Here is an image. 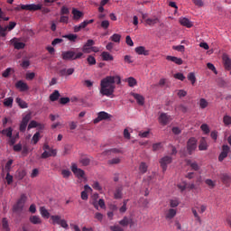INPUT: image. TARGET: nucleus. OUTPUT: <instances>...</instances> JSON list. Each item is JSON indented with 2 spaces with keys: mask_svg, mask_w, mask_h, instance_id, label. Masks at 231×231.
Masks as SVG:
<instances>
[{
  "mask_svg": "<svg viewBox=\"0 0 231 231\" xmlns=\"http://www.w3.org/2000/svg\"><path fill=\"white\" fill-rule=\"evenodd\" d=\"M115 84H122V79L120 76H106L100 82V93L104 97H111L113 93H115V89H116V86Z\"/></svg>",
  "mask_w": 231,
  "mask_h": 231,
  "instance_id": "1",
  "label": "nucleus"
},
{
  "mask_svg": "<svg viewBox=\"0 0 231 231\" xmlns=\"http://www.w3.org/2000/svg\"><path fill=\"white\" fill-rule=\"evenodd\" d=\"M84 52H75V51H65L61 52V59L63 60H78L82 59Z\"/></svg>",
  "mask_w": 231,
  "mask_h": 231,
  "instance_id": "2",
  "label": "nucleus"
},
{
  "mask_svg": "<svg viewBox=\"0 0 231 231\" xmlns=\"http://www.w3.org/2000/svg\"><path fill=\"white\" fill-rule=\"evenodd\" d=\"M26 199H28L26 195L25 194H22L20 199L17 200L16 204L14 205L13 210L14 212H21V211H23V208H24V204L26 203Z\"/></svg>",
  "mask_w": 231,
  "mask_h": 231,
  "instance_id": "3",
  "label": "nucleus"
},
{
  "mask_svg": "<svg viewBox=\"0 0 231 231\" xmlns=\"http://www.w3.org/2000/svg\"><path fill=\"white\" fill-rule=\"evenodd\" d=\"M197 148H198V141L196 140V138L194 137L189 138L187 143L188 154L191 155L192 152H194Z\"/></svg>",
  "mask_w": 231,
  "mask_h": 231,
  "instance_id": "4",
  "label": "nucleus"
},
{
  "mask_svg": "<svg viewBox=\"0 0 231 231\" xmlns=\"http://www.w3.org/2000/svg\"><path fill=\"white\" fill-rule=\"evenodd\" d=\"M30 120H32V114H27L23 117L19 128L21 133H24V131H26V127H28Z\"/></svg>",
  "mask_w": 231,
  "mask_h": 231,
  "instance_id": "5",
  "label": "nucleus"
},
{
  "mask_svg": "<svg viewBox=\"0 0 231 231\" xmlns=\"http://www.w3.org/2000/svg\"><path fill=\"white\" fill-rule=\"evenodd\" d=\"M42 8V5H35V4H31V5H22L21 9L22 10H28L29 12H37V10H41Z\"/></svg>",
  "mask_w": 231,
  "mask_h": 231,
  "instance_id": "6",
  "label": "nucleus"
},
{
  "mask_svg": "<svg viewBox=\"0 0 231 231\" xmlns=\"http://www.w3.org/2000/svg\"><path fill=\"white\" fill-rule=\"evenodd\" d=\"M170 163H172V157L164 156L161 159L160 164L162 169V172H165V171H167V165H169Z\"/></svg>",
  "mask_w": 231,
  "mask_h": 231,
  "instance_id": "7",
  "label": "nucleus"
},
{
  "mask_svg": "<svg viewBox=\"0 0 231 231\" xmlns=\"http://www.w3.org/2000/svg\"><path fill=\"white\" fill-rule=\"evenodd\" d=\"M71 171L77 178H82L86 174V172H84V171L79 168L75 163L71 164Z\"/></svg>",
  "mask_w": 231,
  "mask_h": 231,
  "instance_id": "8",
  "label": "nucleus"
},
{
  "mask_svg": "<svg viewBox=\"0 0 231 231\" xmlns=\"http://www.w3.org/2000/svg\"><path fill=\"white\" fill-rule=\"evenodd\" d=\"M228 152H230V146L228 144L222 145V152L218 156V162H223L228 156Z\"/></svg>",
  "mask_w": 231,
  "mask_h": 231,
  "instance_id": "9",
  "label": "nucleus"
},
{
  "mask_svg": "<svg viewBox=\"0 0 231 231\" xmlns=\"http://www.w3.org/2000/svg\"><path fill=\"white\" fill-rule=\"evenodd\" d=\"M171 120H172V118L166 113H162L159 116V122L162 124V125H167Z\"/></svg>",
  "mask_w": 231,
  "mask_h": 231,
  "instance_id": "10",
  "label": "nucleus"
},
{
  "mask_svg": "<svg viewBox=\"0 0 231 231\" xmlns=\"http://www.w3.org/2000/svg\"><path fill=\"white\" fill-rule=\"evenodd\" d=\"M111 117V115L107 114L105 111L99 112L97 115V118L94 120V124H98V122H102V120H107Z\"/></svg>",
  "mask_w": 231,
  "mask_h": 231,
  "instance_id": "11",
  "label": "nucleus"
},
{
  "mask_svg": "<svg viewBox=\"0 0 231 231\" xmlns=\"http://www.w3.org/2000/svg\"><path fill=\"white\" fill-rule=\"evenodd\" d=\"M176 214H178V209L176 208H169L165 212V219L171 220L176 217Z\"/></svg>",
  "mask_w": 231,
  "mask_h": 231,
  "instance_id": "12",
  "label": "nucleus"
},
{
  "mask_svg": "<svg viewBox=\"0 0 231 231\" xmlns=\"http://www.w3.org/2000/svg\"><path fill=\"white\" fill-rule=\"evenodd\" d=\"M15 88H16V89H20V91H22V92L28 91V89H30V87H28V84H26L23 80L17 81L15 83Z\"/></svg>",
  "mask_w": 231,
  "mask_h": 231,
  "instance_id": "13",
  "label": "nucleus"
},
{
  "mask_svg": "<svg viewBox=\"0 0 231 231\" xmlns=\"http://www.w3.org/2000/svg\"><path fill=\"white\" fill-rule=\"evenodd\" d=\"M72 19L74 21H80V19L84 17V13H82V11H79L77 8H72Z\"/></svg>",
  "mask_w": 231,
  "mask_h": 231,
  "instance_id": "14",
  "label": "nucleus"
},
{
  "mask_svg": "<svg viewBox=\"0 0 231 231\" xmlns=\"http://www.w3.org/2000/svg\"><path fill=\"white\" fill-rule=\"evenodd\" d=\"M222 59H223V64H224L225 69H226V71H230V69H231L230 57H228V55H224Z\"/></svg>",
  "mask_w": 231,
  "mask_h": 231,
  "instance_id": "15",
  "label": "nucleus"
},
{
  "mask_svg": "<svg viewBox=\"0 0 231 231\" xmlns=\"http://www.w3.org/2000/svg\"><path fill=\"white\" fill-rule=\"evenodd\" d=\"M50 156H57V150L51 149V151H44L42 153L41 158L46 160V158H50Z\"/></svg>",
  "mask_w": 231,
  "mask_h": 231,
  "instance_id": "16",
  "label": "nucleus"
},
{
  "mask_svg": "<svg viewBox=\"0 0 231 231\" xmlns=\"http://www.w3.org/2000/svg\"><path fill=\"white\" fill-rule=\"evenodd\" d=\"M11 43L14 44V50H24L26 44L23 42H17L15 38L11 40Z\"/></svg>",
  "mask_w": 231,
  "mask_h": 231,
  "instance_id": "17",
  "label": "nucleus"
},
{
  "mask_svg": "<svg viewBox=\"0 0 231 231\" xmlns=\"http://www.w3.org/2000/svg\"><path fill=\"white\" fill-rule=\"evenodd\" d=\"M135 53L137 55H144V57L149 56V51L145 49L143 46H139L134 49Z\"/></svg>",
  "mask_w": 231,
  "mask_h": 231,
  "instance_id": "18",
  "label": "nucleus"
},
{
  "mask_svg": "<svg viewBox=\"0 0 231 231\" xmlns=\"http://www.w3.org/2000/svg\"><path fill=\"white\" fill-rule=\"evenodd\" d=\"M132 97L136 99V102L139 106H143L145 104V98L143 97V96L136 93H132Z\"/></svg>",
  "mask_w": 231,
  "mask_h": 231,
  "instance_id": "19",
  "label": "nucleus"
},
{
  "mask_svg": "<svg viewBox=\"0 0 231 231\" xmlns=\"http://www.w3.org/2000/svg\"><path fill=\"white\" fill-rule=\"evenodd\" d=\"M166 60H171V62H174L178 66H181V64H183V60H181V58H178L176 56H167Z\"/></svg>",
  "mask_w": 231,
  "mask_h": 231,
  "instance_id": "20",
  "label": "nucleus"
},
{
  "mask_svg": "<svg viewBox=\"0 0 231 231\" xmlns=\"http://www.w3.org/2000/svg\"><path fill=\"white\" fill-rule=\"evenodd\" d=\"M101 59L102 60L105 61H109V60H115V57H113V55H111V53H109L108 51H103L101 53Z\"/></svg>",
  "mask_w": 231,
  "mask_h": 231,
  "instance_id": "21",
  "label": "nucleus"
},
{
  "mask_svg": "<svg viewBox=\"0 0 231 231\" xmlns=\"http://www.w3.org/2000/svg\"><path fill=\"white\" fill-rule=\"evenodd\" d=\"M29 220L32 225H42V219H41V217L39 216H31Z\"/></svg>",
  "mask_w": 231,
  "mask_h": 231,
  "instance_id": "22",
  "label": "nucleus"
},
{
  "mask_svg": "<svg viewBox=\"0 0 231 231\" xmlns=\"http://www.w3.org/2000/svg\"><path fill=\"white\" fill-rule=\"evenodd\" d=\"M122 190H124V188L122 186H119L116 189V191L114 193L115 199H122Z\"/></svg>",
  "mask_w": 231,
  "mask_h": 231,
  "instance_id": "23",
  "label": "nucleus"
},
{
  "mask_svg": "<svg viewBox=\"0 0 231 231\" xmlns=\"http://www.w3.org/2000/svg\"><path fill=\"white\" fill-rule=\"evenodd\" d=\"M180 23L182 26H186V28H192V22L188 18H180Z\"/></svg>",
  "mask_w": 231,
  "mask_h": 231,
  "instance_id": "24",
  "label": "nucleus"
},
{
  "mask_svg": "<svg viewBox=\"0 0 231 231\" xmlns=\"http://www.w3.org/2000/svg\"><path fill=\"white\" fill-rule=\"evenodd\" d=\"M16 104H18L21 109H27L28 107V103H26V101L23 100L21 97H16Z\"/></svg>",
  "mask_w": 231,
  "mask_h": 231,
  "instance_id": "25",
  "label": "nucleus"
},
{
  "mask_svg": "<svg viewBox=\"0 0 231 231\" xmlns=\"http://www.w3.org/2000/svg\"><path fill=\"white\" fill-rule=\"evenodd\" d=\"M26 176V170H18L15 174L16 180H24V177Z\"/></svg>",
  "mask_w": 231,
  "mask_h": 231,
  "instance_id": "26",
  "label": "nucleus"
},
{
  "mask_svg": "<svg viewBox=\"0 0 231 231\" xmlns=\"http://www.w3.org/2000/svg\"><path fill=\"white\" fill-rule=\"evenodd\" d=\"M159 22L160 20L158 19V17L148 18L145 20V24H147L148 26H154V24H157V23Z\"/></svg>",
  "mask_w": 231,
  "mask_h": 231,
  "instance_id": "27",
  "label": "nucleus"
},
{
  "mask_svg": "<svg viewBox=\"0 0 231 231\" xmlns=\"http://www.w3.org/2000/svg\"><path fill=\"white\" fill-rule=\"evenodd\" d=\"M187 165H189V167H191L192 171H199V165L198 164V162L190 161V160H187L186 161Z\"/></svg>",
  "mask_w": 231,
  "mask_h": 231,
  "instance_id": "28",
  "label": "nucleus"
},
{
  "mask_svg": "<svg viewBox=\"0 0 231 231\" xmlns=\"http://www.w3.org/2000/svg\"><path fill=\"white\" fill-rule=\"evenodd\" d=\"M122 162V158L116 157L107 161V165H118Z\"/></svg>",
  "mask_w": 231,
  "mask_h": 231,
  "instance_id": "29",
  "label": "nucleus"
},
{
  "mask_svg": "<svg viewBox=\"0 0 231 231\" xmlns=\"http://www.w3.org/2000/svg\"><path fill=\"white\" fill-rule=\"evenodd\" d=\"M60 97V93L59 90H54L52 94L50 96L51 102H57L59 100V97Z\"/></svg>",
  "mask_w": 231,
  "mask_h": 231,
  "instance_id": "30",
  "label": "nucleus"
},
{
  "mask_svg": "<svg viewBox=\"0 0 231 231\" xmlns=\"http://www.w3.org/2000/svg\"><path fill=\"white\" fill-rule=\"evenodd\" d=\"M40 214L42 217H43L45 219H49L50 218V212L48 211V209H46V208L44 207H41L40 208Z\"/></svg>",
  "mask_w": 231,
  "mask_h": 231,
  "instance_id": "31",
  "label": "nucleus"
},
{
  "mask_svg": "<svg viewBox=\"0 0 231 231\" xmlns=\"http://www.w3.org/2000/svg\"><path fill=\"white\" fill-rule=\"evenodd\" d=\"M4 106H5V107H12L14 106V97H6L4 100Z\"/></svg>",
  "mask_w": 231,
  "mask_h": 231,
  "instance_id": "32",
  "label": "nucleus"
},
{
  "mask_svg": "<svg viewBox=\"0 0 231 231\" xmlns=\"http://www.w3.org/2000/svg\"><path fill=\"white\" fill-rule=\"evenodd\" d=\"M199 149V151H207V149H208V145L207 144V141L205 140V138H202L200 140Z\"/></svg>",
  "mask_w": 231,
  "mask_h": 231,
  "instance_id": "33",
  "label": "nucleus"
},
{
  "mask_svg": "<svg viewBox=\"0 0 231 231\" xmlns=\"http://www.w3.org/2000/svg\"><path fill=\"white\" fill-rule=\"evenodd\" d=\"M51 219L52 221V225H60V221L62 220L60 218V216H59V215L51 216Z\"/></svg>",
  "mask_w": 231,
  "mask_h": 231,
  "instance_id": "34",
  "label": "nucleus"
},
{
  "mask_svg": "<svg viewBox=\"0 0 231 231\" xmlns=\"http://www.w3.org/2000/svg\"><path fill=\"white\" fill-rule=\"evenodd\" d=\"M63 37H64V39H68L69 41H70V42H76V41H77L79 35H77V34H71V33H70V34H66V35H64Z\"/></svg>",
  "mask_w": 231,
  "mask_h": 231,
  "instance_id": "35",
  "label": "nucleus"
},
{
  "mask_svg": "<svg viewBox=\"0 0 231 231\" xmlns=\"http://www.w3.org/2000/svg\"><path fill=\"white\" fill-rule=\"evenodd\" d=\"M223 124L226 125V127H228L231 125V116L228 115H225L223 117Z\"/></svg>",
  "mask_w": 231,
  "mask_h": 231,
  "instance_id": "36",
  "label": "nucleus"
},
{
  "mask_svg": "<svg viewBox=\"0 0 231 231\" xmlns=\"http://www.w3.org/2000/svg\"><path fill=\"white\" fill-rule=\"evenodd\" d=\"M147 163L145 162H141L139 165V172H141V174H145V172H147Z\"/></svg>",
  "mask_w": 231,
  "mask_h": 231,
  "instance_id": "37",
  "label": "nucleus"
},
{
  "mask_svg": "<svg viewBox=\"0 0 231 231\" xmlns=\"http://www.w3.org/2000/svg\"><path fill=\"white\" fill-rule=\"evenodd\" d=\"M129 223H131V219L127 217H124V218L119 221V225H121V226H128Z\"/></svg>",
  "mask_w": 231,
  "mask_h": 231,
  "instance_id": "38",
  "label": "nucleus"
},
{
  "mask_svg": "<svg viewBox=\"0 0 231 231\" xmlns=\"http://www.w3.org/2000/svg\"><path fill=\"white\" fill-rule=\"evenodd\" d=\"M84 28H86V23L82 22L80 24L74 26V32L79 33V32H80V30H84Z\"/></svg>",
  "mask_w": 231,
  "mask_h": 231,
  "instance_id": "39",
  "label": "nucleus"
},
{
  "mask_svg": "<svg viewBox=\"0 0 231 231\" xmlns=\"http://www.w3.org/2000/svg\"><path fill=\"white\" fill-rule=\"evenodd\" d=\"M2 226L5 231H10V226L8 225V219H6V217H4L2 219Z\"/></svg>",
  "mask_w": 231,
  "mask_h": 231,
  "instance_id": "40",
  "label": "nucleus"
},
{
  "mask_svg": "<svg viewBox=\"0 0 231 231\" xmlns=\"http://www.w3.org/2000/svg\"><path fill=\"white\" fill-rule=\"evenodd\" d=\"M121 39L122 35L118 33H115L110 37V41H112L113 42H120Z\"/></svg>",
  "mask_w": 231,
  "mask_h": 231,
  "instance_id": "41",
  "label": "nucleus"
},
{
  "mask_svg": "<svg viewBox=\"0 0 231 231\" xmlns=\"http://www.w3.org/2000/svg\"><path fill=\"white\" fill-rule=\"evenodd\" d=\"M111 152L118 154V152H120V150H118L116 148L106 150L105 152H102V154H103V156H107V154H111Z\"/></svg>",
  "mask_w": 231,
  "mask_h": 231,
  "instance_id": "42",
  "label": "nucleus"
},
{
  "mask_svg": "<svg viewBox=\"0 0 231 231\" xmlns=\"http://www.w3.org/2000/svg\"><path fill=\"white\" fill-rule=\"evenodd\" d=\"M12 127L6 128L2 130V134H5L7 138H12V133H13Z\"/></svg>",
  "mask_w": 231,
  "mask_h": 231,
  "instance_id": "43",
  "label": "nucleus"
},
{
  "mask_svg": "<svg viewBox=\"0 0 231 231\" xmlns=\"http://www.w3.org/2000/svg\"><path fill=\"white\" fill-rule=\"evenodd\" d=\"M39 140H41V133L36 132L32 136V142H33V144L36 145Z\"/></svg>",
  "mask_w": 231,
  "mask_h": 231,
  "instance_id": "44",
  "label": "nucleus"
},
{
  "mask_svg": "<svg viewBox=\"0 0 231 231\" xmlns=\"http://www.w3.org/2000/svg\"><path fill=\"white\" fill-rule=\"evenodd\" d=\"M199 106L201 109H206V107H208V101L205 98H201L199 100Z\"/></svg>",
  "mask_w": 231,
  "mask_h": 231,
  "instance_id": "45",
  "label": "nucleus"
},
{
  "mask_svg": "<svg viewBox=\"0 0 231 231\" xmlns=\"http://www.w3.org/2000/svg\"><path fill=\"white\" fill-rule=\"evenodd\" d=\"M230 180H231V178L229 177L228 174L223 173L221 175V180L223 181V183H225V184L230 183Z\"/></svg>",
  "mask_w": 231,
  "mask_h": 231,
  "instance_id": "46",
  "label": "nucleus"
},
{
  "mask_svg": "<svg viewBox=\"0 0 231 231\" xmlns=\"http://www.w3.org/2000/svg\"><path fill=\"white\" fill-rule=\"evenodd\" d=\"M188 80H190L192 86L196 84V75L194 74V72H190L188 74Z\"/></svg>",
  "mask_w": 231,
  "mask_h": 231,
  "instance_id": "47",
  "label": "nucleus"
},
{
  "mask_svg": "<svg viewBox=\"0 0 231 231\" xmlns=\"http://www.w3.org/2000/svg\"><path fill=\"white\" fill-rule=\"evenodd\" d=\"M127 82L130 88H134V86L137 84L136 79L133 77L128 78Z\"/></svg>",
  "mask_w": 231,
  "mask_h": 231,
  "instance_id": "48",
  "label": "nucleus"
},
{
  "mask_svg": "<svg viewBox=\"0 0 231 231\" xmlns=\"http://www.w3.org/2000/svg\"><path fill=\"white\" fill-rule=\"evenodd\" d=\"M87 60L89 64V66H95V64H97V60L95 59V57L89 55L88 58H87Z\"/></svg>",
  "mask_w": 231,
  "mask_h": 231,
  "instance_id": "49",
  "label": "nucleus"
},
{
  "mask_svg": "<svg viewBox=\"0 0 231 231\" xmlns=\"http://www.w3.org/2000/svg\"><path fill=\"white\" fill-rule=\"evenodd\" d=\"M35 127H39V123H37L35 120H32L28 125V131H30V129H35Z\"/></svg>",
  "mask_w": 231,
  "mask_h": 231,
  "instance_id": "50",
  "label": "nucleus"
},
{
  "mask_svg": "<svg viewBox=\"0 0 231 231\" xmlns=\"http://www.w3.org/2000/svg\"><path fill=\"white\" fill-rule=\"evenodd\" d=\"M201 131H203V133H205V134H208V133H210V128L208 127V125L207 124H203L200 126Z\"/></svg>",
  "mask_w": 231,
  "mask_h": 231,
  "instance_id": "51",
  "label": "nucleus"
},
{
  "mask_svg": "<svg viewBox=\"0 0 231 231\" xmlns=\"http://www.w3.org/2000/svg\"><path fill=\"white\" fill-rule=\"evenodd\" d=\"M5 180H6V181H7V185H12V183H14V176H12V175L10 174V172H8V171H7Z\"/></svg>",
  "mask_w": 231,
  "mask_h": 231,
  "instance_id": "52",
  "label": "nucleus"
},
{
  "mask_svg": "<svg viewBox=\"0 0 231 231\" xmlns=\"http://www.w3.org/2000/svg\"><path fill=\"white\" fill-rule=\"evenodd\" d=\"M61 175L63 176V178H65V180H68V178L71 176V171L69 170H62Z\"/></svg>",
  "mask_w": 231,
  "mask_h": 231,
  "instance_id": "53",
  "label": "nucleus"
},
{
  "mask_svg": "<svg viewBox=\"0 0 231 231\" xmlns=\"http://www.w3.org/2000/svg\"><path fill=\"white\" fill-rule=\"evenodd\" d=\"M10 73H12V68H7L3 73H2V77H4V79H8L10 77Z\"/></svg>",
  "mask_w": 231,
  "mask_h": 231,
  "instance_id": "54",
  "label": "nucleus"
},
{
  "mask_svg": "<svg viewBox=\"0 0 231 231\" xmlns=\"http://www.w3.org/2000/svg\"><path fill=\"white\" fill-rule=\"evenodd\" d=\"M162 143H156L152 144V151L156 152V151H161V149L162 148Z\"/></svg>",
  "mask_w": 231,
  "mask_h": 231,
  "instance_id": "55",
  "label": "nucleus"
},
{
  "mask_svg": "<svg viewBox=\"0 0 231 231\" xmlns=\"http://www.w3.org/2000/svg\"><path fill=\"white\" fill-rule=\"evenodd\" d=\"M60 15H69V8L63 5L60 9Z\"/></svg>",
  "mask_w": 231,
  "mask_h": 231,
  "instance_id": "56",
  "label": "nucleus"
},
{
  "mask_svg": "<svg viewBox=\"0 0 231 231\" xmlns=\"http://www.w3.org/2000/svg\"><path fill=\"white\" fill-rule=\"evenodd\" d=\"M180 205V201L178 199H171L170 200V207L171 208H176Z\"/></svg>",
  "mask_w": 231,
  "mask_h": 231,
  "instance_id": "57",
  "label": "nucleus"
},
{
  "mask_svg": "<svg viewBox=\"0 0 231 231\" xmlns=\"http://www.w3.org/2000/svg\"><path fill=\"white\" fill-rule=\"evenodd\" d=\"M95 219H97L100 223H102L103 219H104V215L100 212H97L94 215Z\"/></svg>",
  "mask_w": 231,
  "mask_h": 231,
  "instance_id": "58",
  "label": "nucleus"
},
{
  "mask_svg": "<svg viewBox=\"0 0 231 231\" xmlns=\"http://www.w3.org/2000/svg\"><path fill=\"white\" fill-rule=\"evenodd\" d=\"M80 163L82 165H84V167H88V165H89V163H91V160H89L88 158H82L80 160Z\"/></svg>",
  "mask_w": 231,
  "mask_h": 231,
  "instance_id": "59",
  "label": "nucleus"
},
{
  "mask_svg": "<svg viewBox=\"0 0 231 231\" xmlns=\"http://www.w3.org/2000/svg\"><path fill=\"white\" fill-rule=\"evenodd\" d=\"M174 79H177L178 80H181L183 82V80H185V76L183 75V73L178 72L174 74Z\"/></svg>",
  "mask_w": 231,
  "mask_h": 231,
  "instance_id": "60",
  "label": "nucleus"
},
{
  "mask_svg": "<svg viewBox=\"0 0 231 231\" xmlns=\"http://www.w3.org/2000/svg\"><path fill=\"white\" fill-rule=\"evenodd\" d=\"M14 163V160L10 159L6 164H5V171L7 172H10V170L12 169V164Z\"/></svg>",
  "mask_w": 231,
  "mask_h": 231,
  "instance_id": "61",
  "label": "nucleus"
},
{
  "mask_svg": "<svg viewBox=\"0 0 231 231\" xmlns=\"http://www.w3.org/2000/svg\"><path fill=\"white\" fill-rule=\"evenodd\" d=\"M8 30V27H3L0 25V36L6 37V31Z\"/></svg>",
  "mask_w": 231,
  "mask_h": 231,
  "instance_id": "62",
  "label": "nucleus"
},
{
  "mask_svg": "<svg viewBox=\"0 0 231 231\" xmlns=\"http://www.w3.org/2000/svg\"><path fill=\"white\" fill-rule=\"evenodd\" d=\"M110 230L111 231H124L122 226H120L119 225L111 226Z\"/></svg>",
  "mask_w": 231,
  "mask_h": 231,
  "instance_id": "63",
  "label": "nucleus"
},
{
  "mask_svg": "<svg viewBox=\"0 0 231 231\" xmlns=\"http://www.w3.org/2000/svg\"><path fill=\"white\" fill-rule=\"evenodd\" d=\"M101 28H103V30H107V28H109V21L107 20L102 21Z\"/></svg>",
  "mask_w": 231,
  "mask_h": 231,
  "instance_id": "64",
  "label": "nucleus"
}]
</instances>
